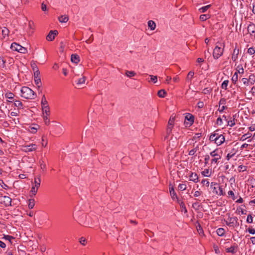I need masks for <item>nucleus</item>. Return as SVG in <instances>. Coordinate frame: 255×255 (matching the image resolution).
Here are the masks:
<instances>
[{"instance_id": "obj_1", "label": "nucleus", "mask_w": 255, "mask_h": 255, "mask_svg": "<svg viewBox=\"0 0 255 255\" xmlns=\"http://www.w3.org/2000/svg\"><path fill=\"white\" fill-rule=\"evenodd\" d=\"M41 105L43 111V118L45 125H49L50 121L48 117L50 115L49 107L48 105V102L45 98L44 95H43L41 99Z\"/></svg>"}, {"instance_id": "obj_2", "label": "nucleus", "mask_w": 255, "mask_h": 255, "mask_svg": "<svg viewBox=\"0 0 255 255\" xmlns=\"http://www.w3.org/2000/svg\"><path fill=\"white\" fill-rule=\"evenodd\" d=\"M21 97L26 99H34L36 95L33 91L28 87H23L21 89Z\"/></svg>"}, {"instance_id": "obj_3", "label": "nucleus", "mask_w": 255, "mask_h": 255, "mask_svg": "<svg viewBox=\"0 0 255 255\" xmlns=\"http://www.w3.org/2000/svg\"><path fill=\"white\" fill-rule=\"evenodd\" d=\"M219 44L217 45L214 48L213 52V56L214 59H218L221 56L224 52V48H222V44L218 43Z\"/></svg>"}, {"instance_id": "obj_4", "label": "nucleus", "mask_w": 255, "mask_h": 255, "mask_svg": "<svg viewBox=\"0 0 255 255\" xmlns=\"http://www.w3.org/2000/svg\"><path fill=\"white\" fill-rule=\"evenodd\" d=\"M11 48L13 50L18 51L21 53H26L27 51V49L16 43H12L11 45Z\"/></svg>"}, {"instance_id": "obj_5", "label": "nucleus", "mask_w": 255, "mask_h": 255, "mask_svg": "<svg viewBox=\"0 0 255 255\" xmlns=\"http://www.w3.org/2000/svg\"><path fill=\"white\" fill-rule=\"evenodd\" d=\"M211 188L213 189V192L215 194L219 195H223V190L218 183L212 182L211 183Z\"/></svg>"}, {"instance_id": "obj_6", "label": "nucleus", "mask_w": 255, "mask_h": 255, "mask_svg": "<svg viewBox=\"0 0 255 255\" xmlns=\"http://www.w3.org/2000/svg\"><path fill=\"white\" fill-rule=\"evenodd\" d=\"M0 203L3 204L5 206H9L11 205V199L6 196L0 197Z\"/></svg>"}, {"instance_id": "obj_7", "label": "nucleus", "mask_w": 255, "mask_h": 255, "mask_svg": "<svg viewBox=\"0 0 255 255\" xmlns=\"http://www.w3.org/2000/svg\"><path fill=\"white\" fill-rule=\"evenodd\" d=\"M194 116L190 114H188L185 117V124L187 126H191L194 123Z\"/></svg>"}, {"instance_id": "obj_8", "label": "nucleus", "mask_w": 255, "mask_h": 255, "mask_svg": "<svg viewBox=\"0 0 255 255\" xmlns=\"http://www.w3.org/2000/svg\"><path fill=\"white\" fill-rule=\"evenodd\" d=\"M34 82L37 87L39 89L41 86V79L40 78V72L34 73Z\"/></svg>"}, {"instance_id": "obj_9", "label": "nucleus", "mask_w": 255, "mask_h": 255, "mask_svg": "<svg viewBox=\"0 0 255 255\" xmlns=\"http://www.w3.org/2000/svg\"><path fill=\"white\" fill-rule=\"evenodd\" d=\"M58 34V31L57 30H51L48 34L46 36V39L48 41H53L55 36Z\"/></svg>"}, {"instance_id": "obj_10", "label": "nucleus", "mask_w": 255, "mask_h": 255, "mask_svg": "<svg viewBox=\"0 0 255 255\" xmlns=\"http://www.w3.org/2000/svg\"><path fill=\"white\" fill-rule=\"evenodd\" d=\"M210 155L214 157V158H213L211 161L212 163H217L218 160L221 158V156L217 153L216 150H214L211 152L210 153Z\"/></svg>"}, {"instance_id": "obj_11", "label": "nucleus", "mask_w": 255, "mask_h": 255, "mask_svg": "<svg viewBox=\"0 0 255 255\" xmlns=\"http://www.w3.org/2000/svg\"><path fill=\"white\" fill-rule=\"evenodd\" d=\"M37 146L34 144H31L24 147V150L26 152H30L36 149Z\"/></svg>"}, {"instance_id": "obj_12", "label": "nucleus", "mask_w": 255, "mask_h": 255, "mask_svg": "<svg viewBox=\"0 0 255 255\" xmlns=\"http://www.w3.org/2000/svg\"><path fill=\"white\" fill-rule=\"evenodd\" d=\"M224 141H225V137L222 134L218 135L216 140H215V143L218 145H221Z\"/></svg>"}, {"instance_id": "obj_13", "label": "nucleus", "mask_w": 255, "mask_h": 255, "mask_svg": "<svg viewBox=\"0 0 255 255\" xmlns=\"http://www.w3.org/2000/svg\"><path fill=\"white\" fill-rule=\"evenodd\" d=\"M238 221V218L237 217H232L228 219V220L226 222L228 225L230 226H234L235 223H237Z\"/></svg>"}, {"instance_id": "obj_14", "label": "nucleus", "mask_w": 255, "mask_h": 255, "mask_svg": "<svg viewBox=\"0 0 255 255\" xmlns=\"http://www.w3.org/2000/svg\"><path fill=\"white\" fill-rule=\"evenodd\" d=\"M169 192L171 198H172L173 200H174L175 199H177V196L176 193L175 192L173 187L171 186V184H170L169 185Z\"/></svg>"}, {"instance_id": "obj_15", "label": "nucleus", "mask_w": 255, "mask_h": 255, "mask_svg": "<svg viewBox=\"0 0 255 255\" xmlns=\"http://www.w3.org/2000/svg\"><path fill=\"white\" fill-rule=\"evenodd\" d=\"M248 31L250 34L255 33V24L253 23H250L248 26Z\"/></svg>"}, {"instance_id": "obj_16", "label": "nucleus", "mask_w": 255, "mask_h": 255, "mask_svg": "<svg viewBox=\"0 0 255 255\" xmlns=\"http://www.w3.org/2000/svg\"><path fill=\"white\" fill-rule=\"evenodd\" d=\"M189 178L190 181L195 183H197L198 182V176L196 173L192 172L189 175Z\"/></svg>"}, {"instance_id": "obj_17", "label": "nucleus", "mask_w": 255, "mask_h": 255, "mask_svg": "<svg viewBox=\"0 0 255 255\" xmlns=\"http://www.w3.org/2000/svg\"><path fill=\"white\" fill-rule=\"evenodd\" d=\"M71 60L73 63L77 64L80 61V57L77 54H72L71 56Z\"/></svg>"}, {"instance_id": "obj_18", "label": "nucleus", "mask_w": 255, "mask_h": 255, "mask_svg": "<svg viewBox=\"0 0 255 255\" xmlns=\"http://www.w3.org/2000/svg\"><path fill=\"white\" fill-rule=\"evenodd\" d=\"M68 19H69V17H68V15H61L58 17V20H59V22H61V23L67 22L68 21Z\"/></svg>"}, {"instance_id": "obj_19", "label": "nucleus", "mask_w": 255, "mask_h": 255, "mask_svg": "<svg viewBox=\"0 0 255 255\" xmlns=\"http://www.w3.org/2000/svg\"><path fill=\"white\" fill-rule=\"evenodd\" d=\"M239 53V49L235 48L234 50L233 53L232 54V59L234 61H235L238 58V55Z\"/></svg>"}, {"instance_id": "obj_20", "label": "nucleus", "mask_w": 255, "mask_h": 255, "mask_svg": "<svg viewBox=\"0 0 255 255\" xmlns=\"http://www.w3.org/2000/svg\"><path fill=\"white\" fill-rule=\"evenodd\" d=\"M148 26L151 30H153L155 29L156 24L153 20H149L148 21Z\"/></svg>"}, {"instance_id": "obj_21", "label": "nucleus", "mask_w": 255, "mask_h": 255, "mask_svg": "<svg viewBox=\"0 0 255 255\" xmlns=\"http://www.w3.org/2000/svg\"><path fill=\"white\" fill-rule=\"evenodd\" d=\"M40 182H41V179H40V176L35 178L34 185L33 186L36 187L37 189H38V188L40 187Z\"/></svg>"}, {"instance_id": "obj_22", "label": "nucleus", "mask_w": 255, "mask_h": 255, "mask_svg": "<svg viewBox=\"0 0 255 255\" xmlns=\"http://www.w3.org/2000/svg\"><path fill=\"white\" fill-rule=\"evenodd\" d=\"M237 247L235 246H231L229 248H227L226 250L227 253H231L232 254H235L236 252V249Z\"/></svg>"}, {"instance_id": "obj_23", "label": "nucleus", "mask_w": 255, "mask_h": 255, "mask_svg": "<svg viewBox=\"0 0 255 255\" xmlns=\"http://www.w3.org/2000/svg\"><path fill=\"white\" fill-rule=\"evenodd\" d=\"M179 204H180V207L181 208V211L184 212L185 213L187 212V210L186 208L185 204L182 201H178Z\"/></svg>"}, {"instance_id": "obj_24", "label": "nucleus", "mask_w": 255, "mask_h": 255, "mask_svg": "<svg viewBox=\"0 0 255 255\" xmlns=\"http://www.w3.org/2000/svg\"><path fill=\"white\" fill-rule=\"evenodd\" d=\"M126 75L129 78L133 77L136 75V73L132 71H126Z\"/></svg>"}, {"instance_id": "obj_25", "label": "nucleus", "mask_w": 255, "mask_h": 255, "mask_svg": "<svg viewBox=\"0 0 255 255\" xmlns=\"http://www.w3.org/2000/svg\"><path fill=\"white\" fill-rule=\"evenodd\" d=\"M157 94L159 97L164 98L167 94V93L164 90L162 89V90H159Z\"/></svg>"}, {"instance_id": "obj_26", "label": "nucleus", "mask_w": 255, "mask_h": 255, "mask_svg": "<svg viewBox=\"0 0 255 255\" xmlns=\"http://www.w3.org/2000/svg\"><path fill=\"white\" fill-rule=\"evenodd\" d=\"M194 72L193 71H190L187 75V76L186 78V80L188 82H190L191 79L194 76Z\"/></svg>"}, {"instance_id": "obj_27", "label": "nucleus", "mask_w": 255, "mask_h": 255, "mask_svg": "<svg viewBox=\"0 0 255 255\" xmlns=\"http://www.w3.org/2000/svg\"><path fill=\"white\" fill-rule=\"evenodd\" d=\"M85 80L86 77L85 76H83L82 78L79 79L77 82V84L79 86H80L85 83Z\"/></svg>"}, {"instance_id": "obj_28", "label": "nucleus", "mask_w": 255, "mask_h": 255, "mask_svg": "<svg viewBox=\"0 0 255 255\" xmlns=\"http://www.w3.org/2000/svg\"><path fill=\"white\" fill-rule=\"evenodd\" d=\"M225 230L223 228H219L217 230V234L219 236H223L225 234Z\"/></svg>"}, {"instance_id": "obj_29", "label": "nucleus", "mask_w": 255, "mask_h": 255, "mask_svg": "<svg viewBox=\"0 0 255 255\" xmlns=\"http://www.w3.org/2000/svg\"><path fill=\"white\" fill-rule=\"evenodd\" d=\"M218 135H219V134L218 133H212L210 135L209 139H210V140L211 141H215V140H216Z\"/></svg>"}, {"instance_id": "obj_30", "label": "nucleus", "mask_w": 255, "mask_h": 255, "mask_svg": "<svg viewBox=\"0 0 255 255\" xmlns=\"http://www.w3.org/2000/svg\"><path fill=\"white\" fill-rule=\"evenodd\" d=\"M242 82L246 86H249L250 83L253 84V82H250V80L247 78H243L242 79Z\"/></svg>"}, {"instance_id": "obj_31", "label": "nucleus", "mask_w": 255, "mask_h": 255, "mask_svg": "<svg viewBox=\"0 0 255 255\" xmlns=\"http://www.w3.org/2000/svg\"><path fill=\"white\" fill-rule=\"evenodd\" d=\"M202 174L204 176L210 177L211 176V172H210L209 169H205L202 172Z\"/></svg>"}, {"instance_id": "obj_32", "label": "nucleus", "mask_w": 255, "mask_h": 255, "mask_svg": "<svg viewBox=\"0 0 255 255\" xmlns=\"http://www.w3.org/2000/svg\"><path fill=\"white\" fill-rule=\"evenodd\" d=\"M35 205L34 203V200L33 199H29V204H28V207L29 209H32Z\"/></svg>"}, {"instance_id": "obj_33", "label": "nucleus", "mask_w": 255, "mask_h": 255, "mask_svg": "<svg viewBox=\"0 0 255 255\" xmlns=\"http://www.w3.org/2000/svg\"><path fill=\"white\" fill-rule=\"evenodd\" d=\"M210 6H211L210 5H206L205 6H203V7H201L200 8H199V10L200 11V12H202V13L205 12L208 9V8L210 7Z\"/></svg>"}, {"instance_id": "obj_34", "label": "nucleus", "mask_w": 255, "mask_h": 255, "mask_svg": "<svg viewBox=\"0 0 255 255\" xmlns=\"http://www.w3.org/2000/svg\"><path fill=\"white\" fill-rule=\"evenodd\" d=\"M1 32L3 36L5 37L8 35L9 30L7 28L4 27L3 29H2Z\"/></svg>"}, {"instance_id": "obj_35", "label": "nucleus", "mask_w": 255, "mask_h": 255, "mask_svg": "<svg viewBox=\"0 0 255 255\" xmlns=\"http://www.w3.org/2000/svg\"><path fill=\"white\" fill-rule=\"evenodd\" d=\"M14 104V106L17 107L18 108H22V103L19 101H15Z\"/></svg>"}, {"instance_id": "obj_36", "label": "nucleus", "mask_w": 255, "mask_h": 255, "mask_svg": "<svg viewBox=\"0 0 255 255\" xmlns=\"http://www.w3.org/2000/svg\"><path fill=\"white\" fill-rule=\"evenodd\" d=\"M210 17L209 14H202L200 16V19L202 21H205Z\"/></svg>"}, {"instance_id": "obj_37", "label": "nucleus", "mask_w": 255, "mask_h": 255, "mask_svg": "<svg viewBox=\"0 0 255 255\" xmlns=\"http://www.w3.org/2000/svg\"><path fill=\"white\" fill-rule=\"evenodd\" d=\"M37 190L38 189H37L36 187L32 186L30 190V193L32 194V195L30 196H32L35 195L37 192Z\"/></svg>"}, {"instance_id": "obj_38", "label": "nucleus", "mask_w": 255, "mask_h": 255, "mask_svg": "<svg viewBox=\"0 0 255 255\" xmlns=\"http://www.w3.org/2000/svg\"><path fill=\"white\" fill-rule=\"evenodd\" d=\"M31 67H32V70L33 71H34V73H36V72H39V71L38 70V68L37 66V65H36L35 63H31Z\"/></svg>"}, {"instance_id": "obj_39", "label": "nucleus", "mask_w": 255, "mask_h": 255, "mask_svg": "<svg viewBox=\"0 0 255 255\" xmlns=\"http://www.w3.org/2000/svg\"><path fill=\"white\" fill-rule=\"evenodd\" d=\"M198 149V146H197L189 152V155H193L195 154V153L196 152L197 150Z\"/></svg>"}, {"instance_id": "obj_40", "label": "nucleus", "mask_w": 255, "mask_h": 255, "mask_svg": "<svg viewBox=\"0 0 255 255\" xmlns=\"http://www.w3.org/2000/svg\"><path fill=\"white\" fill-rule=\"evenodd\" d=\"M237 70L239 73L243 74L244 73V68L242 65H238L237 67Z\"/></svg>"}, {"instance_id": "obj_41", "label": "nucleus", "mask_w": 255, "mask_h": 255, "mask_svg": "<svg viewBox=\"0 0 255 255\" xmlns=\"http://www.w3.org/2000/svg\"><path fill=\"white\" fill-rule=\"evenodd\" d=\"M236 116V115L234 116V119L233 120H230V121H227V123H228V126L232 127L233 126H234L235 125V117Z\"/></svg>"}, {"instance_id": "obj_42", "label": "nucleus", "mask_w": 255, "mask_h": 255, "mask_svg": "<svg viewBox=\"0 0 255 255\" xmlns=\"http://www.w3.org/2000/svg\"><path fill=\"white\" fill-rule=\"evenodd\" d=\"M238 78V73L236 72L234 73V75L233 76L232 78V80L233 82H234L235 83L237 81Z\"/></svg>"}, {"instance_id": "obj_43", "label": "nucleus", "mask_w": 255, "mask_h": 255, "mask_svg": "<svg viewBox=\"0 0 255 255\" xmlns=\"http://www.w3.org/2000/svg\"><path fill=\"white\" fill-rule=\"evenodd\" d=\"M178 189L180 190L184 191L186 189V185L185 184H180L178 187Z\"/></svg>"}, {"instance_id": "obj_44", "label": "nucleus", "mask_w": 255, "mask_h": 255, "mask_svg": "<svg viewBox=\"0 0 255 255\" xmlns=\"http://www.w3.org/2000/svg\"><path fill=\"white\" fill-rule=\"evenodd\" d=\"M5 97L9 99H13L14 98V95L12 93H7L5 94Z\"/></svg>"}, {"instance_id": "obj_45", "label": "nucleus", "mask_w": 255, "mask_h": 255, "mask_svg": "<svg viewBox=\"0 0 255 255\" xmlns=\"http://www.w3.org/2000/svg\"><path fill=\"white\" fill-rule=\"evenodd\" d=\"M79 242L83 246H85L86 243V239L84 237H81L79 239Z\"/></svg>"}, {"instance_id": "obj_46", "label": "nucleus", "mask_w": 255, "mask_h": 255, "mask_svg": "<svg viewBox=\"0 0 255 255\" xmlns=\"http://www.w3.org/2000/svg\"><path fill=\"white\" fill-rule=\"evenodd\" d=\"M229 81L228 80L224 81L222 84V88L227 89Z\"/></svg>"}, {"instance_id": "obj_47", "label": "nucleus", "mask_w": 255, "mask_h": 255, "mask_svg": "<svg viewBox=\"0 0 255 255\" xmlns=\"http://www.w3.org/2000/svg\"><path fill=\"white\" fill-rule=\"evenodd\" d=\"M238 168H239V171L241 172V171H246L247 168V166H246L241 165L238 167Z\"/></svg>"}, {"instance_id": "obj_48", "label": "nucleus", "mask_w": 255, "mask_h": 255, "mask_svg": "<svg viewBox=\"0 0 255 255\" xmlns=\"http://www.w3.org/2000/svg\"><path fill=\"white\" fill-rule=\"evenodd\" d=\"M248 53L251 55H253L255 53V50L253 47H250L248 50Z\"/></svg>"}, {"instance_id": "obj_49", "label": "nucleus", "mask_w": 255, "mask_h": 255, "mask_svg": "<svg viewBox=\"0 0 255 255\" xmlns=\"http://www.w3.org/2000/svg\"><path fill=\"white\" fill-rule=\"evenodd\" d=\"M192 207L196 210H197L199 209L200 205L198 202H195L192 204Z\"/></svg>"}, {"instance_id": "obj_50", "label": "nucleus", "mask_w": 255, "mask_h": 255, "mask_svg": "<svg viewBox=\"0 0 255 255\" xmlns=\"http://www.w3.org/2000/svg\"><path fill=\"white\" fill-rule=\"evenodd\" d=\"M253 217L251 215H248V217H247V222L248 223H253Z\"/></svg>"}, {"instance_id": "obj_51", "label": "nucleus", "mask_w": 255, "mask_h": 255, "mask_svg": "<svg viewBox=\"0 0 255 255\" xmlns=\"http://www.w3.org/2000/svg\"><path fill=\"white\" fill-rule=\"evenodd\" d=\"M150 80L151 81L153 82V83H155L157 81V77L156 76L150 75Z\"/></svg>"}, {"instance_id": "obj_52", "label": "nucleus", "mask_w": 255, "mask_h": 255, "mask_svg": "<svg viewBox=\"0 0 255 255\" xmlns=\"http://www.w3.org/2000/svg\"><path fill=\"white\" fill-rule=\"evenodd\" d=\"M174 118H173L172 119H170L169 122H168V126H169V127H173V125H174Z\"/></svg>"}, {"instance_id": "obj_53", "label": "nucleus", "mask_w": 255, "mask_h": 255, "mask_svg": "<svg viewBox=\"0 0 255 255\" xmlns=\"http://www.w3.org/2000/svg\"><path fill=\"white\" fill-rule=\"evenodd\" d=\"M40 167L42 169H44L46 167V165L44 163V161L43 160H41L40 161Z\"/></svg>"}, {"instance_id": "obj_54", "label": "nucleus", "mask_w": 255, "mask_h": 255, "mask_svg": "<svg viewBox=\"0 0 255 255\" xmlns=\"http://www.w3.org/2000/svg\"><path fill=\"white\" fill-rule=\"evenodd\" d=\"M37 129V127H30L29 131L31 133H35L36 132Z\"/></svg>"}, {"instance_id": "obj_55", "label": "nucleus", "mask_w": 255, "mask_h": 255, "mask_svg": "<svg viewBox=\"0 0 255 255\" xmlns=\"http://www.w3.org/2000/svg\"><path fill=\"white\" fill-rule=\"evenodd\" d=\"M201 183L204 185H206L207 186H209V182L207 179L202 180Z\"/></svg>"}, {"instance_id": "obj_56", "label": "nucleus", "mask_w": 255, "mask_h": 255, "mask_svg": "<svg viewBox=\"0 0 255 255\" xmlns=\"http://www.w3.org/2000/svg\"><path fill=\"white\" fill-rule=\"evenodd\" d=\"M4 238L7 240H8L10 242H11V239H14L12 237L8 236V235L4 236Z\"/></svg>"}, {"instance_id": "obj_57", "label": "nucleus", "mask_w": 255, "mask_h": 255, "mask_svg": "<svg viewBox=\"0 0 255 255\" xmlns=\"http://www.w3.org/2000/svg\"><path fill=\"white\" fill-rule=\"evenodd\" d=\"M197 106L199 108H202L204 107V103L200 101L197 104Z\"/></svg>"}, {"instance_id": "obj_58", "label": "nucleus", "mask_w": 255, "mask_h": 255, "mask_svg": "<svg viewBox=\"0 0 255 255\" xmlns=\"http://www.w3.org/2000/svg\"><path fill=\"white\" fill-rule=\"evenodd\" d=\"M209 159H210V156L209 155H205V163L206 165L208 163V161H209Z\"/></svg>"}, {"instance_id": "obj_59", "label": "nucleus", "mask_w": 255, "mask_h": 255, "mask_svg": "<svg viewBox=\"0 0 255 255\" xmlns=\"http://www.w3.org/2000/svg\"><path fill=\"white\" fill-rule=\"evenodd\" d=\"M248 232L253 235H254L255 234V230L253 228H249L248 229Z\"/></svg>"}, {"instance_id": "obj_60", "label": "nucleus", "mask_w": 255, "mask_h": 255, "mask_svg": "<svg viewBox=\"0 0 255 255\" xmlns=\"http://www.w3.org/2000/svg\"><path fill=\"white\" fill-rule=\"evenodd\" d=\"M172 129V127L168 126L167 128V133L168 134H169L171 132Z\"/></svg>"}, {"instance_id": "obj_61", "label": "nucleus", "mask_w": 255, "mask_h": 255, "mask_svg": "<svg viewBox=\"0 0 255 255\" xmlns=\"http://www.w3.org/2000/svg\"><path fill=\"white\" fill-rule=\"evenodd\" d=\"M222 119L220 117H219L217 120V124L221 125L222 124Z\"/></svg>"}, {"instance_id": "obj_62", "label": "nucleus", "mask_w": 255, "mask_h": 255, "mask_svg": "<svg viewBox=\"0 0 255 255\" xmlns=\"http://www.w3.org/2000/svg\"><path fill=\"white\" fill-rule=\"evenodd\" d=\"M201 194V192L199 191H196L194 193V197H198V196H200Z\"/></svg>"}, {"instance_id": "obj_63", "label": "nucleus", "mask_w": 255, "mask_h": 255, "mask_svg": "<svg viewBox=\"0 0 255 255\" xmlns=\"http://www.w3.org/2000/svg\"><path fill=\"white\" fill-rule=\"evenodd\" d=\"M93 35H92L86 41V42L87 43H91L93 41Z\"/></svg>"}, {"instance_id": "obj_64", "label": "nucleus", "mask_w": 255, "mask_h": 255, "mask_svg": "<svg viewBox=\"0 0 255 255\" xmlns=\"http://www.w3.org/2000/svg\"><path fill=\"white\" fill-rule=\"evenodd\" d=\"M228 194L229 195H231L232 196V198H233V200L235 199V195H234V193L233 191H232L231 190L229 191L228 192Z\"/></svg>"}]
</instances>
